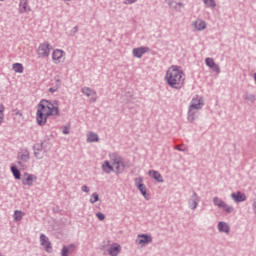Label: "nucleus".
Here are the masks:
<instances>
[{
	"mask_svg": "<svg viewBox=\"0 0 256 256\" xmlns=\"http://www.w3.org/2000/svg\"><path fill=\"white\" fill-rule=\"evenodd\" d=\"M59 115V103L57 101L51 102L48 100H41L38 104L36 121L38 125H45L49 117Z\"/></svg>",
	"mask_w": 256,
	"mask_h": 256,
	"instance_id": "1",
	"label": "nucleus"
},
{
	"mask_svg": "<svg viewBox=\"0 0 256 256\" xmlns=\"http://www.w3.org/2000/svg\"><path fill=\"white\" fill-rule=\"evenodd\" d=\"M165 81L173 89H181L185 85V72L181 67L172 65L166 71Z\"/></svg>",
	"mask_w": 256,
	"mask_h": 256,
	"instance_id": "2",
	"label": "nucleus"
},
{
	"mask_svg": "<svg viewBox=\"0 0 256 256\" xmlns=\"http://www.w3.org/2000/svg\"><path fill=\"white\" fill-rule=\"evenodd\" d=\"M103 251L110 256H117L121 253V245L117 243L108 242L106 245L102 246Z\"/></svg>",
	"mask_w": 256,
	"mask_h": 256,
	"instance_id": "3",
	"label": "nucleus"
},
{
	"mask_svg": "<svg viewBox=\"0 0 256 256\" xmlns=\"http://www.w3.org/2000/svg\"><path fill=\"white\" fill-rule=\"evenodd\" d=\"M51 54V44L44 42L38 46L37 55L38 57L45 58Z\"/></svg>",
	"mask_w": 256,
	"mask_h": 256,
	"instance_id": "4",
	"label": "nucleus"
},
{
	"mask_svg": "<svg viewBox=\"0 0 256 256\" xmlns=\"http://www.w3.org/2000/svg\"><path fill=\"white\" fill-rule=\"evenodd\" d=\"M52 60L56 64L63 63V61H65V51L61 49L54 50L52 53Z\"/></svg>",
	"mask_w": 256,
	"mask_h": 256,
	"instance_id": "5",
	"label": "nucleus"
},
{
	"mask_svg": "<svg viewBox=\"0 0 256 256\" xmlns=\"http://www.w3.org/2000/svg\"><path fill=\"white\" fill-rule=\"evenodd\" d=\"M135 184L139 191L142 193L143 197L146 199H149V195L147 194V187H145V184H143V179L142 178H136L135 179Z\"/></svg>",
	"mask_w": 256,
	"mask_h": 256,
	"instance_id": "6",
	"label": "nucleus"
},
{
	"mask_svg": "<svg viewBox=\"0 0 256 256\" xmlns=\"http://www.w3.org/2000/svg\"><path fill=\"white\" fill-rule=\"evenodd\" d=\"M33 181H37V176L29 173H24L22 183L23 185H27L28 187H31L33 185Z\"/></svg>",
	"mask_w": 256,
	"mask_h": 256,
	"instance_id": "7",
	"label": "nucleus"
},
{
	"mask_svg": "<svg viewBox=\"0 0 256 256\" xmlns=\"http://www.w3.org/2000/svg\"><path fill=\"white\" fill-rule=\"evenodd\" d=\"M201 107H203V99H201L199 96H196L192 99L189 113L195 109H201Z\"/></svg>",
	"mask_w": 256,
	"mask_h": 256,
	"instance_id": "8",
	"label": "nucleus"
},
{
	"mask_svg": "<svg viewBox=\"0 0 256 256\" xmlns=\"http://www.w3.org/2000/svg\"><path fill=\"white\" fill-rule=\"evenodd\" d=\"M153 241V239L151 238V236L146 235V234H141L138 235V238L136 240L138 245H141V247H143V245H147L149 243H151Z\"/></svg>",
	"mask_w": 256,
	"mask_h": 256,
	"instance_id": "9",
	"label": "nucleus"
},
{
	"mask_svg": "<svg viewBox=\"0 0 256 256\" xmlns=\"http://www.w3.org/2000/svg\"><path fill=\"white\" fill-rule=\"evenodd\" d=\"M231 197L235 203H243V201H246L247 199V196H245V193L243 192L232 193Z\"/></svg>",
	"mask_w": 256,
	"mask_h": 256,
	"instance_id": "10",
	"label": "nucleus"
},
{
	"mask_svg": "<svg viewBox=\"0 0 256 256\" xmlns=\"http://www.w3.org/2000/svg\"><path fill=\"white\" fill-rule=\"evenodd\" d=\"M19 11L20 13H29V11H31L29 0H20Z\"/></svg>",
	"mask_w": 256,
	"mask_h": 256,
	"instance_id": "11",
	"label": "nucleus"
},
{
	"mask_svg": "<svg viewBox=\"0 0 256 256\" xmlns=\"http://www.w3.org/2000/svg\"><path fill=\"white\" fill-rule=\"evenodd\" d=\"M205 63L207 67L212 69V71H214L215 73H219V66L215 63V60H213V58H206Z\"/></svg>",
	"mask_w": 256,
	"mask_h": 256,
	"instance_id": "12",
	"label": "nucleus"
},
{
	"mask_svg": "<svg viewBox=\"0 0 256 256\" xmlns=\"http://www.w3.org/2000/svg\"><path fill=\"white\" fill-rule=\"evenodd\" d=\"M40 243H41V245L43 246V247H45V249H46V251L48 252V253H50V251H51V243L49 242V238H47V236H45V235H41L40 236Z\"/></svg>",
	"mask_w": 256,
	"mask_h": 256,
	"instance_id": "13",
	"label": "nucleus"
},
{
	"mask_svg": "<svg viewBox=\"0 0 256 256\" xmlns=\"http://www.w3.org/2000/svg\"><path fill=\"white\" fill-rule=\"evenodd\" d=\"M82 93L86 95V97H89L90 101H96L97 99V94L95 91L91 90L90 88H83Z\"/></svg>",
	"mask_w": 256,
	"mask_h": 256,
	"instance_id": "14",
	"label": "nucleus"
},
{
	"mask_svg": "<svg viewBox=\"0 0 256 256\" xmlns=\"http://www.w3.org/2000/svg\"><path fill=\"white\" fill-rule=\"evenodd\" d=\"M147 51H149V48L147 47L134 48L133 55L134 57L141 58L143 55H145V53H147Z\"/></svg>",
	"mask_w": 256,
	"mask_h": 256,
	"instance_id": "15",
	"label": "nucleus"
},
{
	"mask_svg": "<svg viewBox=\"0 0 256 256\" xmlns=\"http://www.w3.org/2000/svg\"><path fill=\"white\" fill-rule=\"evenodd\" d=\"M112 165H113V169H114L115 173H121V171H123V169H124L123 162H121V160H119V159H115L112 162Z\"/></svg>",
	"mask_w": 256,
	"mask_h": 256,
	"instance_id": "16",
	"label": "nucleus"
},
{
	"mask_svg": "<svg viewBox=\"0 0 256 256\" xmlns=\"http://www.w3.org/2000/svg\"><path fill=\"white\" fill-rule=\"evenodd\" d=\"M148 175L152 177V179H155V181H158V183H163V176H161L158 171L150 170Z\"/></svg>",
	"mask_w": 256,
	"mask_h": 256,
	"instance_id": "17",
	"label": "nucleus"
},
{
	"mask_svg": "<svg viewBox=\"0 0 256 256\" xmlns=\"http://www.w3.org/2000/svg\"><path fill=\"white\" fill-rule=\"evenodd\" d=\"M75 252V245L71 244L68 247L64 246L62 248V256H69V253H74Z\"/></svg>",
	"mask_w": 256,
	"mask_h": 256,
	"instance_id": "18",
	"label": "nucleus"
},
{
	"mask_svg": "<svg viewBox=\"0 0 256 256\" xmlns=\"http://www.w3.org/2000/svg\"><path fill=\"white\" fill-rule=\"evenodd\" d=\"M196 31H203L207 27V24L203 20H196L194 23Z\"/></svg>",
	"mask_w": 256,
	"mask_h": 256,
	"instance_id": "19",
	"label": "nucleus"
},
{
	"mask_svg": "<svg viewBox=\"0 0 256 256\" xmlns=\"http://www.w3.org/2000/svg\"><path fill=\"white\" fill-rule=\"evenodd\" d=\"M56 85L54 87L49 88V93H57L59 91V87H61V78L58 76L56 79Z\"/></svg>",
	"mask_w": 256,
	"mask_h": 256,
	"instance_id": "20",
	"label": "nucleus"
},
{
	"mask_svg": "<svg viewBox=\"0 0 256 256\" xmlns=\"http://www.w3.org/2000/svg\"><path fill=\"white\" fill-rule=\"evenodd\" d=\"M218 231H220L221 233H229V225L225 222H219Z\"/></svg>",
	"mask_w": 256,
	"mask_h": 256,
	"instance_id": "21",
	"label": "nucleus"
},
{
	"mask_svg": "<svg viewBox=\"0 0 256 256\" xmlns=\"http://www.w3.org/2000/svg\"><path fill=\"white\" fill-rule=\"evenodd\" d=\"M102 169L103 171H105V173H111L112 171H114L113 164L109 163V161L104 162V164L102 165Z\"/></svg>",
	"mask_w": 256,
	"mask_h": 256,
	"instance_id": "22",
	"label": "nucleus"
},
{
	"mask_svg": "<svg viewBox=\"0 0 256 256\" xmlns=\"http://www.w3.org/2000/svg\"><path fill=\"white\" fill-rule=\"evenodd\" d=\"M12 69L15 73H23L24 71L23 64L21 63H14Z\"/></svg>",
	"mask_w": 256,
	"mask_h": 256,
	"instance_id": "23",
	"label": "nucleus"
},
{
	"mask_svg": "<svg viewBox=\"0 0 256 256\" xmlns=\"http://www.w3.org/2000/svg\"><path fill=\"white\" fill-rule=\"evenodd\" d=\"M87 139H88L89 143H93L94 141H99V136H97V134H95L93 132H90L87 135Z\"/></svg>",
	"mask_w": 256,
	"mask_h": 256,
	"instance_id": "24",
	"label": "nucleus"
},
{
	"mask_svg": "<svg viewBox=\"0 0 256 256\" xmlns=\"http://www.w3.org/2000/svg\"><path fill=\"white\" fill-rule=\"evenodd\" d=\"M213 202H214V205H216V207H219V209H222L225 205V202L219 199L218 197H214Z\"/></svg>",
	"mask_w": 256,
	"mask_h": 256,
	"instance_id": "25",
	"label": "nucleus"
},
{
	"mask_svg": "<svg viewBox=\"0 0 256 256\" xmlns=\"http://www.w3.org/2000/svg\"><path fill=\"white\" fill-rule=\"evenodd\" d=\"M11 171H12V174L14 175L15 179H21V172L19 171V169H17V167L12 166Z\"/></svg>",
	"mask_w": 256,
	"mask_h": 256,
	"instance_id": "26",
	"label": "nucleus"
},
{
	"mask_svg": "<svg viewBox=\"0 0 256 256\" xmlns=\"http://www.w3.org/2000/svg\"><path fill=\"white\" fill-rule=\"evenodd\" d=\"M5 119V106L3 104H0V125L3 123V120Z\"/></svg>",
	"mask_w": 256,
	"mask_h": 256,
	"instance_id": "27",
	"label": "nucleus"
},
{
	"mask_svg": "<svg viewBox=\"0 0 256 256\" xmlns=\"http://www.w3.org/2000/svg\"><path fill=\"white\" fill-rule=\"evenodd\" d=\"M23 219V212L16 210L14 212V220L21 221Z\"/></svg>",
	"mask_w": 256,
	"mask_h": 256,
	"instance_id": "28",
	"label": "nucleus"
},
{
	"mask_svg": "<svg viewBox=\"0 0 256 256\" xmlns=\"http://www.w3.org/2000/svg\"><path fill=\"white\" fill-rule=\"evenodd\" d=\"M167 3L170 5V7H173L174 9H177V6L178 7H183V4L181 3H175V2H172V0H166Z\"/></svg>",
	"mask_w": 256,
	"mask_h": 256,
	"instance_id": "29",
	"label": "nucleus"
},
{
	"mask_svg": "<svg viewBox=\"0 0 256 256\" xmlns=\"http://www.w3.org/2000/svg\"><path fill=\"white\" fill-rule=\"evenodd\" d=\"M225 213H233V207L228 205L227 203L224 204V207L222 208Z\"/></svg>",
	"mask_w": 256,
	"mask_h": 256,
	"instance_id": "30",
	"label": "nucleus"
},
{
	"mask_svg": "<svg viewBox=\"0 0 256 256\" xmlns=\"http://www.w3.org/2000/svg\"><path fill=\"white\" fill-rule=\"evenodd\" d=\"M97 201H99V194L97 193L92 194L90 197V203H97Z\"/></svg>",
	"mask_w": 256,
	"mask_h": 256,
	"instance_id": "31",
	"label": "nucleus"
},
{
	"mask_svg": "<svg viewBox=\"0 0 256 256\" xmlns=\"http://www.w3.org/2000/svg\"><path fill=\"white\" fill-rule=\"evenodd\" d=\"M207 7H215V0H203Z\"/></svg>",
	"mask_w": 256,
	"mask_h": 256,
	"instance_id": "32",
	"label": "nucleus"
},
{
	"mask_svg": "<svg viewBox=\"0 0 256 256\" xmlns=\"http://www.w3.org/2000/svg\"><path fill=\"white\" fill-rule=\"evenodd\" d=\"M96 217H98L99 221H103L105 219V214L99 212L96 214Z\"/></svg>",
	"mask_w": 256,
	"mask_h": 256,
	"instance_id": "33",
	"label": "nucleus"
},
{
	"mask_svg": "<svg viewBox=\"0 0 256 256\" xmlns=\"http://www.w3.org/2000/svg\"><path fill=\"white\" fill-rule=\"evenodd\" d=\"M176 149L178 151H187V147H185V145H178L176 146Z\"/></svg>",
	"mask_w": 256,
	"mask_h": 256,
	"instance_id": "34",
	"label": "nucleus"
},
{
	"mask_svg": "<svg viewBox=\"0 0 256 256\" xmlns=\"http://www.w3.org/2000/svg\"><path fill=\"white\" fill-rule=\"evenodd\" d=\"M137 0H125L126 5H131L132 3H135Z\"/></svg>",
	"mask_w": 256,
	"mask_h": 256,
	"instance_id": "35",
	"label": "nucleus"
},
{
	"mask_svg": "<svg viewBox=\"0 0 256 256\" xmlns=\"http://www.w3.org/2000/svg\"><path fill=\"white\" fill-rule=\"evenodd\" d=\"M82 191H84V193H89V187L82 186Z\"/></svg>",
	"mask_w": 256,
	"mask_h": 256,
	"instance_id": "36",
	"label": "nucleus"
},
{
	"mask_svg": "<svg viewBox=\"0 0 256 256\" xmlns=\"http://www.w3.org/2000/svg\"><path fill=\"white\" fill-rule=\"evenodd\" d=\"M63 133H64V135H68V133H69V128H64V129H63Z\"/></svg>",
	"mask_w": 256,
	"mask_h": 256,
	"instance_id": "37",
	"label": "nucleus"
},
{
	"mask_svg": "<svg viewBox=\"0 0 256 256\" xmlns=\"http://www.w3.org/2000/svg\"><path fill=\"white\" fill-rule=\"evenodd\" d=\"M197 208V202H192V209H196Z\"/></svg>",
	"mask_w": 256,
	"mask_h": 256,
	"instance_id": "38",
	"label": "nucleus"
},
{
	"mask_svg": "<svg viewBox=\"0 0 256 256\" xmlns=\"http://www.w3.org/2000/svg\"><path fill=\"white\" fill-rule=\"evenodd\" d=\"M25 158H26V159H29V156L26 155Z\"/></svg>",
	"mask_w": 256,
	"mask_h": 256,
	"instance_id": "39",
	"label": "nucleus"
}]
</instances>
